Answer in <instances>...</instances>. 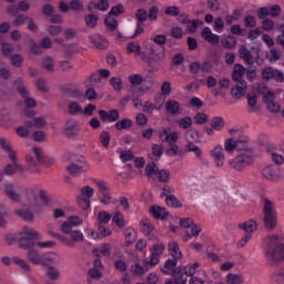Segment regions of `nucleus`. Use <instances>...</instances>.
I'll use <instances>...</instances> for the list:
<instances>
[{"label": "nucleus", "mask_w": 284, "mask_h": 284, "mask_svg": "<svg viewBox=\"0 0 284 284\" xmlns=\"http://www.w3.org/2000/svg\"><path fill=\"white\" fill-rule=\"evenodd\" d=\"M79 225H83V220L79 216H70L67 222H63L60 231L62 234L50 232V236L52 239H58L62 245H67V247H75L77 243L83 241L84 236L81 231L74 230V227H79Z\"/></svg>", "instance_id": "1"}, {"label": "nucleus", "mask_w": 284, "mask_h": 284, "mask_svg": "<svg viewBox=\"0 0 284 284\" xmlns=\"http://www.w3.org/2000/svg\"><path fill=\"white\" fill-rule=\"evenodd\" d=\"M265 257L270 265H276L278 261H284V244L278 242L275 235L268 237L265 247Z\"/></svg>", "instance_id": "2"}, {"label": "nucleus", "mask_w": 284, "mask_h": 284, "mask_svg": "<svg viewBox=\"0 0 284 284\" xmlns=\"http://www.w3.org/2000/svg\"><path fill=\"white\" fill-rule=\"evenodd\" d=\"M262 207L264 226L266 227V230L272 232V230H275L276 223L278 221L276 204L272 200L264 197L262 199Z\"/></svg>", "instance_id": "3"}, {"label": "nucleus", "mask_w": 284, "mask_h": 284, "mask_svg": "<svg viewBox=\"0 0 284 284\" xmlns=\"http://www.w3.org/2000/svg\"><path fill=\"white\" fill-rule=\"evenodd\" d=\"M253 163L254 151L252 149H245L243 153L236 155L229 162L231 168H233V170H236L237 172H243V170L246 169L247 165H252Z\"/></svg>", "instance_id": "4"}, {"label": "nucleus", "mask_w": 284, "mask_h": 284, "mask_svg": "<svg viewBox=\"0 0 284 284\" xmlns=\"http://www.w3.org/2000/svg\"><path fill=\"white\" fill-rule=\"evenodd\" d=\"M41 234L28 226L23 227V234H20L18 239L19 247L22 250H32L37 245V241H40Z\"/></svg>", "instance_id": "5"}, {"label": "nucleus", "mask_w": 284, "mask_h": 284, "mask_svg": "<svg viewBox=\"0 0 284 284\" xmlns=\"http://www.w3.org/2000/svg\"><path fill=\"white\" fill-rule=\"evenodd\" d=\"M54 253H47V254H40L39 251L34 248H29L27 253V258L30 261V263H33V265H42V266H49L54 263L55 258Z\"/></svg>", "instance_id": "6"}, {"label": "nucleus", "mask_w": 284, "mask_h": 284, "mask_svg": "<svg viewBox=\"0 0 284 284\" xmlns=\"http://www.w3.org/2000/svg\"><path fill=\"white\" fill-rule=\"evenodd\" d=\"M151 257L150 261L144 260L143 265L146 267V270H150V267H154V265H159L161 263V254L165 252V245L163 243L154 244L151 250Z\"/></svg>", "instance_id": "7"}, {"label": "nucleus", "mask_w": 284, "mask_h": 284, "mask_svg": "<svg viewBox=\"0 0 284 284\" xmlns=\"http://www.w3.org/2000/svg\"><path fill=\"white\" fill-rule=\"evenodd\" d=\"M148 59H149L150 63H152V61L154 63H163L166 59L165 47L152 44L150 47Z\"/></svg>", "instance_id": "8"}, {"label": "nucleus", "mask_w": 284, "mask_h": 284, "mask_svg": "<svg viewBox=\"0 0 284 284\" xmlns=\"http://www.w3.org/2000/svg\"><path fill=\"white\" fill-rule=\"evenodd\" d=\"M262 79H264V81L273 80L276 83H283L284 82V73L278 69H274L272 67H266L262 70Z\"/></svg>", "instance_id": "9"}, {"label": "nucleus", "mask_w": 284, "mask_h": 284, "mask_svg": "<svg viewBox=\"0 0 284 284\" xmlns=\"http://www.w3.org/2000/svg\"><path fill=\"white\" fill-rule=\"evenodd\" d=\"M261 174L266 181H278L281 179V169L271 164L262 169Z\"/></svg>", "instance_id": "10"}, {"label": "nucleus", "mask_w": 284, "mask_h": 284, "mask_svg": "<svg viewBox=\"0 0 284 284\" xmlns=\"http://www.w3.org/2000/svg\"><path fill=\"white\" fill-rule=\"evenodd\" d=\"M160 139L163 143H169V145H172L179 141V132L173 131L171 128H165L160 132Z\"/></svg>", "instance_id": "11"}, {"label": "nucleus", "mask_w": 284, "mask_h": 284, "mask_svg": "<svg viewBox=\"0 0 284 284\" xmlns=\"http://www.w3.org/2000/svg\"><path fill=\"white\" fill-rule=\"evenodd\" d=\"M85 170H88V168L85 166V162H83V160H78L77 162H73L67 166V172L71 176H80V174L85 172Z\"/></svg>", "instance_id": "12"}, {"label": "nucleus", "mask_w": 284, "mask_h": 284, "mask_svg": "<svg viewBox=\"0 0 284 284\" xmlns=\"http://www.w3.org/2000/svg\"><path fill=\"white\" fill-rule=\"evenodd\" d=\"M99 116L103 123H105L108 121H109V123H114V122L119 121L120 114H119V110H116V109H112L109 112L105 110H100Z\"/></svg>", "instance_id": "13"}, {"label": "nucleus", "mask_w": 284, "mask_h": 284, "mask_svg": "<svg viewBox=\"0 0 284 284\" xmlns=\"http://www.w3.org/2000/svg\"><path fill=\"white\" fill-rule=\"evenodd\" d=\"M210 154H211L212 159H214L216 166L223 168V164L225 163V153L223 151V146L216 145L213 150H211Z\"/></svg>", "instance_id": "14"}, {"label": "nucleus", "mask_w": 284, "mask_h": 284, "mask_svg": "<svg viewBox=\"0 0 284 284\" xmlns=\"http://www.w3.org/2000/svg\"><path fill=\"white\" fill-rule=\"evenodd\" d=\"M201 37L204 41L211 43V45H216L217 43H221V37H219V34L212 33V29H210V27H205L202 30Z\"/></svg>", "instance_id": "15"}, {"label": "nucleus", "mask_w": 284, "mask_h": 284, "mask_svg": "<svg viewBox=\"0 0 284 284\" xmlns=\"http://www.w3.org/2000/svg\"><path fill=\"white\" fill-rule=\"evenodd\" d=\"M246 92H247V81L237 82V84L231 88V94L233 99H241L245 97Z\"/></svg>", "instance_id": "16"}, {"label": "nucleus", "mask_w": 284, "mask_h": 284, "mask_svg": "<svg viewBox=\"0 0 284 284\" xmlns=\"http://www.w3.org/2000/svg\"><path fill=\"white\" fill-rule=\"evenodd\" d=\"M263 103L267 105L270 112L276 113L281 110V106L274 102V92L268 91L264 97H263Z\"/></svg>", "instance_id": "17"}, {"label": "nucleus", "mask_w": 284, "mask_h": 284, "mask_svg": "<svg viewBox=\"0 0 284 284\" xmlns=\"http://www.w3.org/2000/svg\"><path fill=\"white\" fill-rule=\"evenodd\" d=\"M245 72H247V69H245V67H243V64L236 63L233 67L232 80L235 81V82L245 81L243 79V77H245Z\"/></svg>", "instance_id": "18"}, {"label": "nucleus", "mask_w": 284, "mask_h": 284, "mask_svg": "<svg viewBox=\"0 0 284 284\" xmlns=\"http://www.w3.org/2000/svg\"><path fill=\"white\" fill-rule=\"evenodd\" d=\"M165 111L171 116H176V114L181 113V103L176 100H169L165 102Z\"/></svg>", "instance_id": "19"}, {"label": "nucleus", "mask_w": 284, "mask_h": 284, "mask_svg": "<svg viewBox=\"0 0 284 284\" xmlns=\"http://www.w3.org/2000/svg\"><path fill=\"white\" fill-rule=\"evenodd\" d=\"M240 57L245 61L248 65H254V55L245 44H242L239 50Z\"/></svg>", "instance_id": "20"}, {"label": "nucleus", "mask_w": 284, "mask_h": 284, "mask_svg": "<svg viewBox=\"0 0 284 284\" xmlns=\"http://www.w3.org/2000/svg\"><path fill=\"white\" fill-rule=\"evenodd\" d=\"M89 41L98 48V50H105L109 45L108 40L101 36H90Z\"/></svg>", "instance_id": "21"}, {"label": "nucleus", "mask_w": 284, "mask_h": 284, "mask_svg": "<svg viewBox=\"0 0 284 284\" xmlns=\"http://www.w3.org/2000/svg\"><path fill=\"white\" fill-rule=\"evenodd\" d=\"M150 213L154 219H158L160 221L165 220V217L169 214L168 211H165V207L154 206V205L150 207Z\"/></svg>", "instance_id": "22"}, {"label": "nucleus", "mask_w": 284, "mask_h": 284, "mask_svg": "<svg viewBox=\"0 0 284 284\" xmlns=\"http://www.w3.org/2000/svg\"><path fill=\"white\" fill-rule=\"evenodd\" d=\"M65 135L69 138L77 136L79 132V124L74 120H69L64 129Z\"/></svg>", "instance_id": "23"}, {"label": "nucleus", "mask_w": 284, "mask_h": 284, "mask_svg": "<svg viewBox=\"0 0 284 284\" xmlns=\"http://www.w3.org/2000/svg\"><path fill=\"white\" fill-rule=\"evenodd\" d=\"M14 85L17 87V92L19 95L22 97V99H28V97H30V92L28 91V89L26 88V85H23V78H18L14 82Z\"/></svg>", "instance_id": "24"}, {"label": "nucleus", "mask_w": 284, "mask_h": 284, "mask_svg": "<svg viewBox=\"0 0 284 284\" xmlns=\"http://www.w3.org/2000/svg\"><path fill=\"white\" fill-rule=\"evenodd\" d=\"M47 267L45 276L49 278V281H57L59 280V276H61V271L59 268L52 266V264H49Z\"/></svg>", "instance_id": "25"}, {"label": "nucleus", "mask_w": 284, "mask_h": 284, "mask_svg": "<svg viewBox=\"0 0 284 284\" xmlns=\"http://www.w3.org/2000/svg\"><path fill=\"white\" fill-rule=\"evenodd\" d=\"M111 251H112V246H110V244H104L100 248L94 247L92 250L94 256H97L98 258H100V256H110Z\"/></svg>", "instance_id": "26"}, {"label": "nucleus", "mask_w": 284, "mask_h": 284, "mask_svg": "<svg viewBox=\"0 0 284 284\" xmlns=\"http://www.w3.org/2000/svg\"><path fill=\"white\" fill-rule=\"evenodd\" d=\"M179 263V260L174 258L173 260H168L164 263L163 268H161V272H163V274H165L166 276L171 274V272L176 267Z\"/></svg>", "instance_id": "27"}, {"label": "nucleus", "mask_w": 284, "mask_h": 284, "mask_svg": "<svg viewBox=\"0 0 284 284\" xmlns=\"http://www.w3.org/2000/svg\"><path fill=\"white\" fill-rule=\"evenodd\" d=\"M239 227L240 230H243L244 232H246V234H252L256 230L257 225L254 220H250L247 222L239 224Z\"/></svg>", "instance_id": "28"}, {"label": "nucleus", "mask_w": 284, "mask_h": 284, "mask_svg": "<svg viewBox=\"0 0 284 284\" xmlns=\"http://www.w3.org/2000/svg\"><path fill=\"white\" fill-rule=\"evenodd\" d=\"M169 252L173 258H181L183 256V253H181V248L179 247V243L176 242H170L169 243Z\"/></svg>", "instance_id": "29"}, {"label": "nucleus", "mask_w": 284, "mask_h": 284, "mask_svg": "<svg viewBox=\"0 0 284 284\" xmlns=\"http://www.w3.org/2000/svg\"><path fill=\"white\" fill-rule=\"evenodd\" d=\"M239 143H241L240 140H234V139L225 140L224 142L225 152H227L229 154H232V152H234L236 148H239Z\"/></svg>", "instance_id": "30"}, {"label": "nucleus", "mask_w": 284, "mask_h": 284, "mask_svg": "<svg viewBox=\"0 0 284 284\" xmlns=\"http://www.w3.org/2000/svg\"><path fill=\"white\" fill-rule=\"evenodd\" d=\"M84 23H85L87 28L94 30V28H97V23H99V16H97L94 13L85 16Z\"/></svg>", "instance_id": "31"}, {"label": "nucleus", "mask_w": 284, "mask_h": 284, "mask_svg": "<svg viewBox=\"0 0 284 284\" xmlns=\"http://www.w3.org/2000/svg\"><path fill=\"white\" fill-rule=\"evenodd\" d=\"M211 128L217 132H221V130L225 128V120L222 116L213 118L211 121Z\"/></svg>", "instance_id": "32"}, {"label": "nucleus", "mask_w": 284, "mask_h": 284, "mask_svg": "<svg viewBox=\"0 0 284 284\" xmlns=\"http://www.w3.org/2000/svg\"><path fill=\"white\" fill-rule=\"evenodd\" d=\"M256 103H258V98L256 95H247L250 114H252L253 112H258V106L256 105Z\"/></svg>", "instance_id": "33"}, {"label": "nucleus", "mask_w": 284, "mask_h": 284, "mask_svg": "<svg viewBox=\"0 0 284 284\" xmlns=\"http://www.w3.org/2000/svg\"><path fill=\"white\" fill-rule=\"evenodd\" d=\"M68 111L71 116H77V114H81L83 112V106L78 102H70L68 105Z\"/></svg>", "instance_id": "34"}, {"label": "nucleus", "mask_w": 284, "mask_h": 284, "mask_svg": "<svg viewBox=\"0 0 284 284\" xmlns=\"http://www.w3.org/2000/svg\"><path fill=\"white\" fill-rule=\"evenodd\" d=\"M205 22H203V20L201 19H196V20H189V23H186V28L187 30L194 34V32H196V30L199 28H201V26H204Z\"/></svg>", "instance_id": "35"}, {"label": "nucleus", "mask_w": 284, "mask_h": 284, "mask_svg": "<svg viewBox=\"0 0 284 284\" xmlns=\"http://www.w3.org/2000/svg\"><path fill=\"white\" fill-rule=\"evenodd\" d=\"M12 261H13L14 265L20 267L24 272H32V268L30 267V264L28 262H26V260H23L19 256H16V257H13Z\"/></svg>", "instance_id": "36"}, {"label": "nucleus", "mask_w": 284, "mask_h": 284, "mask_svg": "<svg viewBox=\"0 0 284 284\" xmlns=\"http://www.w3.org/2000/svg\"><path fill=\"white\" fill-rule=\"evenodd\" d=\"M4 192L7 196L11 199V201H14L16 203L19 201V194L14 191V184H7L4 186Z\"/></svg>", "instance_id": "37"}, {"label": "nucleus", "mask_w": 284, "mask_h": 284, "mask_svg": "<svg viewBox=\"0 0 284 284\" xmlns=\"http://www.w3.org/2000/svg\"><path fill=\"white\" fill-rule=\"evenodd\" d=\"M16 214L20 216V219H23V221H34V212L29 209L16 211Z\"/></svg>", "instance_id": "38"}, {"label": "nucleus", "mask_w": 284, "mask_h": 284, "mask_svg": "<svg viewBox=\"0 0 284 284\" xmlns=\"http://www.w3.org/2000/svg\"><path fill=\"white\" fill-rule=\"evenodd\" d=\"M222 45L226 50H232L236 48V38L234 36H229L222 40Z\"/></svg>", "instance_id": "39"}, {"label": "nucleus", "mask_w": 284, "mask_h": 284, "mask_svg": "<svg viewBox=\"0 0 284 284\" xmlns=\"http://www.w3.org/2000/svg\"><path fill=\"white\" fill-rule=\"evenodd\" d=\"M185 150L186 152H194L197 159H201V156H203V151L201 150V148H199V145L194 144L193 142H189L185 145Z\"/></svg>", "instance_id": "40"}, {"label": "nucleus", "mask_w": 284, "mask_h": 284, "mask_svg": "<svg viewBox=\"0 0 284 284\" xmlns=\"http://www.w3.org/2000/svg\"><path fill=\"white\" fill-rule=\"evenodd\" d=\"M124 236L126 239L128 245H132L136 241V232L132 227H126L124 231Z\"/></svg>", "instance_id": "41"}, {"label": "nucleus", "mask_w": 284, "mask_h": 284, "mask_svg": "<svg viewBox=\"0 0 284 284\" xmlns=\"http://www.w3.org/2000/svg\"><path fill=\"white\" fill-rule=\"evenodd\" d=\"M112 221L113 223H115L118 227H125V217L123 216V213H121L120 211H116L113 214Z\"/></svg>", "instance_id": "42"}, {"label": "nucleus", "mask_w": 284, "mask_h": 284, "mask_svg": "<svg viewBox=\"0 0 284 284\" xmlns=\"http://www.w3.org/2000/svg\"><path fill=\"white\" fill-rule=\"evenodd\" d=\"M165 203L169 207H183L181 201L174 195H166Z\"/></svg>", "instance_id": "43"}, {"label": "nucleus", "mask_w": 284, "mask_h": 284, "mask_svg": "<svg viewBox=\"0 0 284 284\" xmlns=\"http://www.w3.org/2000/svg\"><path fill=\"white\" fill-rule=\"evenodd\" d=\"M128 54H141V44L136 42H129L126 44Z\"/></svg>", "instance_id": "44"}, {"label": "nucleus", "mask_w": 284, "mask_h": 284, "mask_svg": "<svg viewBox=\"0 0 284 284\" xmlns=\"http://www.w3.org/2000/svg\"><path fill=\"white\" fill-rule=\"evenodd\" d=\"M0 148L3 150V152H8L9 156L10 154H16L14 151H12V145L8 141V139L1 136L0 138Z\"/></svg>", "instance_id": "45"}, {"label": "nucleus", "mask_w": 284, "mask_h": 284, "mask_svg": "<svg viewBox=\"0 0 284 284\" xmlns=\"http://www.w3.org/2000/svg\"><path fill=\"white\" fill-rule=\"evenodd\" d=\"M178 125L181 130H190L192 128V118L184 116L178 121Z\"/></svg>", "instance_id": "46"}, {"label": "nucleus", "mask_w": 284, "mask_h": 284, "mask_svg": "<svg viewBox=\"0 0 284 284\" xmlns=\"http://www.w3.org/2000/svg\"><path fill=\"white\" fill-rule=\"evenodd\" d=\"M142 110L143 112H145L146 114H152L154 112V110H161V104L156 105L153 104L150 101L144 102V104L142 105Z\"/></svg>", "instance_id": "47"}, {"label": "nucleus", "mask_w": 284, "mask_h": 284, "mask_svg": "<svg viewBox=\"0 0 284 284\" xmlns=\"http://www.w3.org/2000/svg\"><path fill=\"white\" fill-rule=\"evenodd\" d=\"M124 12H125V7L123 6V3H119L111 8V10L109 11V16L119 17Z\"/></svg>", "instance_id": "48"}, {"label": "nucleus", "mask_w": 284, "mask_h": 284, "mask_svg": "<svg viewBox=\"0 0 284 284\" xmlns=\"http://www.w3.org/2000/svg\"><path fill=\"white\" fill-rule=\"evenodd\" d=\"M144 172L146 176H154V174L159 173V166H156V163L154 162L148 163L144 169Z\"/></svg>", "instance_id": "49"}, {"label": "nucleus", "mask_w": 284, "mask_h": 284, "mask_svg": "<svg viewBox=\"0 0 284 284\" xmlns=\"http://www.w3.org/2000/svg\"><path fill=\"white\" fill-rule=\"evenodd\" d=\"M69 8L73 12H83V2L81 0H71L69 2Z\"/></svg>", "instance_id": "50"}, {"label": "nucleus", "mask_w": 284, "mask_h": 284, "mask_svg": "<svg viewBox=\"0 0 284 284\" xmlns=\"http://www.w3.org/2000/svg\"><path fill=\"white\" fill-rule=\"evenodd\" d=\"M129 128H132V120H130V119H123L115 123V129L119 131L129 130Z\"/></svg>", "instance_id": "51"}, {"label": "nucleus", "mask_w": 284, "mask_h": 284, "mask_svg": "<svg viewBox=\"0 0 284 284\" xmlns=\"http://www.w3.org/2000/svg\"><path fill=\"white\" fill-rule=\"evenodd\" d=\"M110 84L112 85L113 90H115V92H121L123 90V81L121 78H111Z\"/></svg>", "instance_id": "52"}, {"label": "nucleus", "mask_w": 284, "mask_h": 284, "mask_svg": "<svg viewBox=\"0 0 284 284\" xmlns=\"http://www.w3.org/2000/svg\"><path fill=\"white\" fill-rule=\"evenodd\" d=\"M112 136L110 135V132L102 131L100 133V143H102L103 148H110V141Z\"/></svg>", "instance_id": "53"}, {"label": "nucleus", "mask_w": 284, "mask_h": 284, "mask_svg": "<svg viewBox=\"0 0 284 284\" xmlns=\"http://www.w3.org/2000/svg\"><path fill=\"white\" fill-rule=\"evenodd\" d=\"M164 14H166V17H179L181 14V9L176 6H170L165 8Z\"/></svg>", "instance_id": "54"}, {"label": "nucleus", "mask_w": 284, "mask_h": 284, "mask_svg": "<svg viewBox=\"0 0 284 284\" xmlns=\"http://www.w3.org/2000/svg\"><path fill=\"white\" fill-rule=\"evenodd\" d=\"M201 266V264H199L197 262H195L193 265H186L184 267V274L186 276H194L196 274V270H199V267Z\"/></svg>", "instance_id": "55"}, {"label": "nucleus", "mask_w": 284, "mask_h": 284, "mask_svg": "<svg viewBox=\"0 0 284 284\" xmlns=\"http://www.w3.org/2000/svg\"><path fill=\"white\" fill-rule=\"evenodd\" d=\"M266 59L268 61H281V51L276 50L275 48H272L268 53H266Z\"/></svg>", "instance_id": "56"}, {"label": "nucleus", "mask_w": 284, "mask_h": 284, "mask_svg": "<svg viewBox=\"0 0 284 284\" xmlns=\"http://www.w3.org/2000/svg\"><path fill=\"white\" fill-rule=\"evenodd\" d=\"M156 176L161 183H168L170 181V170H159Z\"/></svg>", "instance_id": "57"}, {"label": "nucleus", "mask_w": 284, "mask_h": 284, "mask_svg": "<svg viewBox=\"0 0 284 284\" xmlns=\"http://www.w3.org/2000/svg\"><path fill=\"white\" fill-rule=\"evenodd\" d=\"M120 159L122 163H128V161H132L134 159V152L131 150L121 151Z\"/></svg>", "instance_id": "58"}, {"label": "nucleus", "mask_w": 284, "mask_h": 284, "mask_svg": "<svg viewBox=\"0 0 284 284\" xmlns=\"http://www.w3.org/2000/svg\"><path fill=\"white\" fill-rule=\"evenodd\" d=\"M104 24L106 26V28H109V30H111V32H114V30H116V28L119 27V22L112 17L105 18Z\"/></svg>", "instance_id": "59"}, {"label": "nucleus", "mask_w": 284, "mask_h": 284, "mask_svg": "<svg viewBox=\"0 0 284 284\" xmlns=\"http://www.w3.org/2000/svg\"><path fill=\"white\" fill-rule=\"evenodd\" d=\"M10 63L13 65V68H21V65H23V57H21L19 53H16L11 57Z\"/></svg>", "instance_id": "60"}, {"label": "nucleus", "mask_w": 284, "mask_h": 284, "mask_svg": "<svg viewBox=\"0 0 284 284\" xmlns=\"http://www.w3.org/2000/svg\"><path fill=\"white\" fill-rule=\"evenodd\" d=\"M138 23H145L148 21V11L145 9H139L135 13Z\"/></svg>", "instance_id": "61"}, {"label": "nucleus", "mask_w": 284, "mask_h": 284, "mask_svg": "<svg viewBox=\"0 0 284 284\" xmlns=\"http://www.w3.org/2000/svg\"><path fill=\"white\" fill-rule=\"evenodd\" d=\"M78 205L83 210L84 212L87 210H90V199L83 197V195L78 196Z\"/></svg>", "instance_id": "62"}, {"label": "nucleus", "mask_w": 284, "mask_h": 284, "mask_svg": "<svg viewBox=\"0 0 284 284\" xmlns=\"http://www.w3.org/2000/svg\"><path fill=\"white\" fill-rule=\"evenodd\" d=\"M227 283L229 284H243V276H241L239 274L230 273L227 275Z\"/></svg>", "instance_id": "63"}, {"label": "nucleus", "mask_w": 284, "mask_h": 284, "mask_svg": "<svg viewBox=\"0 0 284 284\" xmlns=\"http://www.w3.org/2000/svg\"><path fill=\"white\" fill-rule=\"evenodd\" d=\"M245 28H256V17L254 16H246L244 19Z\"/></svg>", "instance_id": "64"}]
</instances>
